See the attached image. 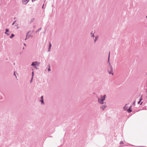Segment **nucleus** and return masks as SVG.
Returning <instances> with one entry per match:
<instances>
[{
  "label": "nucleus",
  "mask_w": 147,
  "mask_h": 147,
  "mask_svg": "<svg viewBox=\"0 0 147 147\" xmlns=\"http://www.w3.org/2000/svg\"><path fill=\"white\" fill-rule=\"evenodd\" d=\"M90 34H91L92 35V37H94V32H93V31H92L91 32Z\"/></svg>",
  "instance_id": "10"
},
{
  "label": "nucleus",
  "mask_w": 147,
  "mask_h": 147,
  "mask_svg": "<svg viewBox=\"0 0 147 147\" xmlns=\"http://www.w3.org/2000/svg\"><path fill=\"white\" fill-rule=\"evenodd\" d=\"M142 103V102L140 104V105H141Z\"/></svg>",
  "instance_id": "31"
},
{
  "label": "nucleus",
  "mask_w": 147,
  "mask_h": 147,
  "mask_svg": "<svg viewBox=\"0 0 147 147\" xmlns=\"http://www.w3.org/2000/svg\"><path fill=\"white\" fill-rule=\"evenodd\" d=\"M128 107L127 106V105H125V108L127 109V108Z\"/></svg>",
  "instance_id": "20"
},
{
  "label": "nucleus",
  "mask_w": 147,
  "mask_h": 147,
  "mask_svg": "<svg viewBox=\"0 0 147 147\" xmlns=\"http://www.w3.org/2000/svg\"><path fill=\"white\" fill-rule=\"evenodd\" d=\"M142 96H141L140 98V101L139 102H138V104H139L140 103L141 101L142 100Z\"/></svg>",
  "instance_id": "14"
},
{
  "label": "nucleus",
  "mask_w": 147,
  "mask_h": 147,
  "mask_svg": "<svg viewBox=\"0 0 147 147\" xmlns=\"http://www.w3.org/2000/svg\"><path fill=\"white\" fill-rule=\"evenodd\" d=\"M109 58H110V52H109V56H108V61L107 62V63L108 62L109 63V65H111L110 64V63L109 61Z\"/></svg>",
  "instance_id": "9"
},
{
  "label": "nucleus",
  "mask_w": 147,
  "mask_h": 147,
  "mask_svg": "<svg viewBox=\"0 0 147 147\" xmlns=\"http://www.w3.org/2000/svg\"><path fill=\"white\" fill-rule=\"evenodd\" d=\"M30 35L28 34H27H27H26V38L25 39V40H26V39H27V38H29V37H30Z\"/></svg>",
  "instance_id": "11"
},
{
  "label": "nucleus",
  "mask_w": 147,
  "mask_h": 147,
  "mask_svg": "<svg viewBox=\"0 0 147 147\" xmlns=\"http://www.w3.org/2000/svg\"><path fill=\"white\" fill-rule=\"evenodd\" d=\"M42 104H44V100H40Z\"/></svg>",
  "instance_id": "18"
},
{
  "label": "nucleus",
  "mask_w": 147,
  "mask_h": 147,
  "mask_svg": "<svg viewBox=\"0 0 147 147\" xmlns=\"http://www.w3.org/2000/svg\"><path fill=\"white\" fill-rule=\"evenodd\" d=\"M48 70L49 71H51V69H50V66H49V68L48 69Z\"/></svg>",
  "instance_id": "19"
},
{
  "label": "nucleus",
  "mask_w": 147,
  "mask_h": 147,
  "mask_svg": "<svg viewBox=\"0 0 147 147\" xmlns=\"http://www.w3.org/2000/svg\"><path fill=\"white\" fill-rule=\"evenodd\" d=\"M41 28H40L39 29H38L36 31V32H38L40 30H41Z\"/></svg>",
  "instance_id": "17"
},
{
  "label": "nucleus",
  "mask_w": 147,
  "mask_h": 147,
  "mask_svg": "<svg viewBox=\"0 0 147 147\" xmlns=\"http://www.w3.org/2000/svg\"><path fill=\"white\" fill-rule=\"evenodd\" d=\"M33 77L32 76V78H31V82L32 81V80L33 79Z\"/></svg>",
  "instance_id": "26"
},
{
  "label": "nucleus",
  "mask_w": 147,
  "mask_h": 147,
  "mask_svg": "<svg viewBox=\"0 0 147 147\" xmlns=\"http://www.w3.org/2000/svg\"><path fill=\"white\" fill-rule=\"evenodd\" d=\"M33 73H34V72H32V74H33V75H32V76H33Z\"/></svg>",
  "instance_id": "30"
},
{
  "label": "nucleus",
  "mask_w": 147,
  "mask_h": 147,
  "mask_svg": "<svg viewBox=\"0 0 147 147\" xmlns=\"http://www.w3.org/2000/svg\"><path fill=\"white\" fill-rule=\"evenodd\" d=\"M15 35L13 34H12L9 38H12Z\"/></svg>",
  "instance_id": "12"
},
{
  "label": "nucleus",
  "mask_w": 147,
  "mask_h": 147,
  "mask_svg": "<svg viewBox=\"0 0 147 147\" xmlns=\"http://www.w3.org/2000/svg\"><path fill=\"white\" fill-rule=\"evenodd\" d=\"M15 23H16V21H14L13 22V23L12 24V25H13L15 24Z\"/></svg>",
  "instance_id": "22"
},
{
  "label": "nucleus",
  "mask_w": 147,
  "mask_h": 147,
  "mask_svg": "<svg viewBox=\"0 0 147 147\" xmlns=\"http://www.w3.org/2000/svg\"><path fill=\"white\" fill-rule=\"evenodd\" d=\"M24 45L25 46H26V45L25 43H24Z\"/></svg>",
  "instance_id": "29"
},
{
  "label": "nucleus",
  "mask_w": 147,
  "mask_h": 147,
  "mask_svg": "<svg viewBox=\"0 0 147 147\" xmlns=\"http://www.w3.org/2000/svg\"><path fill=\"white\" fill-rule=\"evenodd\" d=\"M39 64V63H38V62L36 61L32 62L31 65L34 67H36V65H37L38 66Z\"/></svg>",
  "instance_id": "2"
},
{
  "label": "nucleus",
  "mask_w": 147,
  "mask_h": 147,
  "mask_svg": "<svg viewBox=\"0 0 147 147\" xmlns=\"http://www.w3.org/2000/svg\"><path fill=\"white\" fill-rule=\"evenodd\" d=\"M43 6L42 7V8H43Z\"/></svg>",
  "instance_id": "33"
},
{
  "label": "nucleus",
  "mask_w": 147,
  "mask_h": 147,
  "mask_svg": "<svg viewBox=\"0 0 147 147\" xmlns=\"http://www.w3.org/2000/svg\"><path fill=\"white\" fill-rule=\"evenodd\" d=\"M36 69H37V68H36Z\"/></svg>",
  "instance_id": "34"
},
{
  "label": "nucleus",
  "mask_w": 147,
  "mask_h": 147,
  "mask_svg": "<svg viewBox=\"0 0 147 147\" xmlns=\"http://www.w3.org/2000/svg\"><path fill=\"white\" fill-rule=\"evenodd\" d=\"M146 18H147V16H146Z\"/></svg>",
  "instance_id": "35"
},
{
  "label": "nucleus",
  "mask_w": 147,
  "mask_h": 147,
  "mask_svg": "<svg viewBox=\"0 0 147 147\" xmlns=\"http://www.w3.org/2000/svg\"><path fill=\"white\" fill-rule=\"evenodd\" d=\"M104 101L102 99L98 98V102L100 104H103L104 103Z\"/></svg>",
  "instance_id": "4"
},
{
  "label": "nucleus",
  "mask_w": 147,
  "mask_h": 147,
  "mask_svg": "<svg viewBox=\"0 0 147 147\" xmlns=\"http://www.w3.org/2000/svg\"><path fill=\"white\" fill-rule=\"evenodd\" d=\"M108 71L109 74H111L113 75V73L112 70V67L111 65H110L109 68L108 69Z\"/></svg>",
  "instance_id": "1"
},
{
  "label": "nucleus",
  "mask_w": 147,
  "mask_h": 147,
  "mask_svg": "<svg viewBox=\"0 0 147 147\" xmlns=\"http://www.w3.org/2000/svg\"><path fill=\"white\" fill-rule=\"evenodd\" d=\"M5 34H7V32H8L9 31V29H5Z\"/></svg>",
  "instance_id": "15"
},
{
  "label": "nucleus",
  "mask_w": 147,
  "mask_h": 147,
  "mask_svg": "<svg viewBox=\"0 0 147 147\" xmlns=\"http://www.w3.org/2000/svg\"><path fill=\"white\" fill-rule=\"evenodd\" d=\"M123 144V142H120V144Z\"/></svg>",
  "instance_id": "27"
},
{
  "label": "nucleus",
  "mask_w": 147,
  "mask_h": 147,
  "mask_svg": "<svg viewBox=\"0 0 147 147\" xmlns=\"http://www.w3.org/2000/svg\"><path fill=\"white\" fill-rule=\"evenodd\" d=\"M101 99L103 101H104L105 99V98H106V95H104L103 97H102V96L101 95Z\"/></svg>",
  "instance_id": "6"
},
{
  "label": "nucleus",
  "mask_w": 147,
  "mask_h": 147,
  "mask_svg": "<svg viewBox=\"0 0 147 147\" xmlns=\"http://www.w3.org/2000/svg\"><path fill=\"white\" fill-rule=\"evenodd\" d=\"M135 104H136V101H134L133 103V105H135Z\"/></svg>",
  "instance_id": "21"
},
{
  "label": "nucleus",
  "mask_w": 147,
  "mask_h": 147,
  "mask_svg": "<svg viewBox=\"0 0 147 147\" xmlns=\"http://www.w3.org/2000/svg\"><path fill=\"white\" fill-rule=\"evenodd\" d=\"M29 0H22V3L26 5L29 1Z\"/></svg>",
  "instance_id": "5"
},
{
  "label": "nucleus",
  "mask_w": 147,
  "mask_h": 147,
  "mask_svg": "<svg viewBox=\"0 0 147 147\" xmlns=\"http://www.w3.org/2000/svg\"><path fill=\"white\" fill-rule=\"evenodd\" d=\"M24 49V47H23V49Z\"/></svg>",
  "instance_id": "32"
},
{
  "label": "nucleus",
  "mask_w": 147,
  "mask_h": 147,
  "mask_svg": "<svg viewBox=\"0 0 147 147\" xmlns=\"http://www.w3.org/2000/svg\"><path fill=\"white\" fill-rule=\"evenodd\" d=\"M52 45L51 43L49 42V48H51V47Z\"/></svg>",
  "instance_id": "16"
},
{
  "label": "nucleus",
  "mask_w": 147,
  "mask_h": 147,
  "mask_svg": "<svg viewBox=\"0 0 147 147\" xmlns=\"http://www.w3.org/2000/svg\"><path fill=\"white\" fill-rule=\"evenodd\" d=\"M107 107V106L106 105H102L100 107V108L101 109L102 111H104Z\"/></svg>",
  "instance_id": "3"
},
{
  "label": "nucleus",
  "mask_w": 147,
  "mask_h": 147,
  "mask_svg": "<svg viewBox=\"0 0 147 147\" xmlns=\"http://www.w3.org/2000/svg\"><path fill=\"white\" fill-rule=\"evenodd\" d=\"M51 48H48V51H50Z\"/></svg>",
  "instance_id": "24"
},
{
  "label": "nucleus",
  "mask_w": 147,
  "mask_h": 147,
  "mask_svg": "<svg viewBox=\"0 0 147 147\" xmlns=\"http://www.w3.org/2000/svg\"><path fill=\"white\" fill-rule=\"evenodd\" d=\"M98 38V35L96 36L95 37V39H94V42H96V41L97 40Z\"/></svg>",
  "instance_id": "8"
},
{
  "label": "nucleus",
  "mask_w": 147,
  "mask_h": 147,
  "mask_svg": "<svg viewBox=\"0 0 147 147\" xmlns=\"http://www.w3.org/2000/svg\"><path fill=\"white\" fill-rule=\"evenodd\" d=\"M43 96H41V100H43Z\"/></svg>",
  "instance_id": "23"
},
{
  "label": "nucleus",
  "mask_w": 147,
  "mask_h": 147,
  "mask_svg": "<svg viewBox=\"0 0 147 147\" xmlns=\"http://www.w3.org/2000/svg\"><path fill=\"white\" fill-rule=\"evenodd\" d=\"M7 35H9V33H7V34H6Z\"/></svg>",
  "instance_id": "25"
},
{
  "label": "nucleus",
  "mask_w": 147,
  "mask_h": 147,
  "mask_svg": "<svg viewBox=\"0 0 147 147\" xmlns=\"http://www.w3.org/2000/svg\"><path fill=\"white\" fill-rule=\"evenodd\" d=\"M14 72V75L16 76V75L15 73V72Z\"/></svg>",
  "instance_id": "28"
},
{
  "label": "nucleus",
  "mask_w": 147,
  "mask_h": 147,
  "mask_svg": "<svg viewBox=\"0 0 147 147\" xmlns=\"http://www.w3.org/2000/svg\"><path fill=\"white\" fill-rule=\"evenodd\" d=\"M131 106H130L129 107V109L127 110V111L129 113H130L132 111V110L131 109Z\"/></svg>",
  "instance_id": "7"
},
{
  "label": "nucleus",
  "mask_w": 147,
  "mask_h": 147,
  "mask_svg": "<svg viewBox=\"0 0 147 147\" xmlns=\"http://www.w3.org/2000/svg\"><path fill=\"white\" fill-rule=\"evenodd\" d=\"M34 18H32L30 21V23H32L34 20Z\"/></svg>",
  "instance_id": "13"
}]
</instances>
